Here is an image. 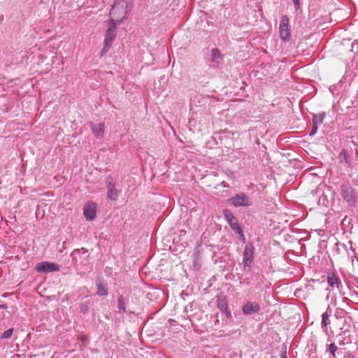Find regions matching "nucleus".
<instances>
[{
  "mask_svg": "<svg viewBox=\"0 0 358 358\" xmlns=\"http://www.w3.org/2000/svg\"><path fill=\"white\" fill-rule=\"evenodd\" d=\"M92 129L94 134L96 138H102L105 131V124L101 122L97 124L92 125Z\"/></svg>",
  "mask_w": 358,
  "mask_h": 358,
  "instance_id": "11",
  "label": "nucleus"
},
{
  "mask_svg": "<svg viewBox=\"0 0 358 358\" xmlns=\"http://www.w3.org/2000/svg\"><path fill=\"white\" fill-rule=\"evenodd\" d=\"M79 340L81 342L85 343V342H86L88 340V338L85 335H82V336H80Z\"/></svg>",
  "mask_w": 358,
  "mask_h": 358,
  "instance_id": "24",
  "label": "nucleus"
},
{
  "mask_svg": "<svg viewBox=\"0 0 358 358\" xmlns=\"http://www.w3.org/2000/svg\"><path fill=\"white\" fill-rule=\"evenodd\" d=\"M322 324H324V325H327V321L328 320V314L327 313H324L322 314Z\"/></svg>",
  "mask_w": 358,
  "mask_h": 358,
  "instance_id": "21",
  "label": "nucleus"
},
{
  "mask_svg": "<svg viewBox=\"0 0 358 358\" xmlns=\"http://www.w3.org/2000/svg\"><path fill=\"white\" fill-rule=\"evenodd\" d=\"M327 280L329 287H331L333 289H336L339 291L341 281L339 278L334 274V273H328Z\"/></svg>",
  "mask_w": 358,
  "mask_h": 358,
  "instance_id": "10",
  "label": "nucleus"
},
{
  "mask_svg": "<svg viewBox=\"0 0 358 358\" xmlns=\"http://www.w3.org/2000/svg\"><path fill=\"white\" fill-rule=\"evenodd\" d=\"M217 303L218 308L222 311L226 310L228 308L227 299L224 296L218 297Z\"/></svg>",
  "mask_w": 358,
  "mask_h": 358,
  "instance_id": "14",
  "label": "nucleus"
},
{
  "mask_svg": "<svg viewBox=\"0 0 358 358\" xmlns=\"http://www.w3.org/2000/svg\"><path fill=\"white\" fill-rule=\"evenodd\" d=\"M221 184L222 185V186H223L224 187H227L226 183H225V182H224V181L221 182Z\"/></svg>",
  "mask_w": 358,
  "mask_h": 358,
  "instance_id": "29",
  "label": "nucleus"
},
{
  "mask_svg": "<svg viewBox=\"0 0 358 358\" xmlns=\"http://www.w3.org/2000/svg\"><path fill=\"white\" fill-rule=\"evenodd\" d=\"M116 36V23H110V27L106 33V38L104 39L103 50H108L114 41Z\"/></svg>",
  "mask_w": 358,
  "mask_h": 358,
  "instance_id": "3",
  "label": "nucleus"
},
{
  "mask_svg": "<svg viewBox=\"0 0 358 358\" xmlns=\"http://www.w3.org/2000/svg\"><path fill=\"white\" fill-rule=\"evenodd\" d=\"M279 34L280 38L283 41H289L291 36V29L289 25V18L287 15H282L280 26Z\"/></svg>",
  "mask_w": 358,
  "mask_h": 358,
  "instance_id": "2",
  "label": "nucleus"
},
{
  "mask_svg": "<svg viewBox=\"0 0 358 358\" xmlns=\"http://www.w3.org/2000/svg\"><path fill=\"white\" fill-rule=\"evenodd\" d=\"M13 329L10 328L3 332V334L1 336V338H4V339L10 338L13 334Z\"/></svg>",
  "mask_w": 358,
  "mask_h": 358,
  "instance_id": "17",
  "label": "nucleus"
},
{
  "mask_svg": "<svg viewBox=\"0 0 358 358\" xmlns=\"http://www.w3.org/2000/svg\"><path fill=\"white\" fill-rule=\"evenodd\" d=\"M96 214V204L94 202L86 203L83 208V215L86 220L92 221L95 219Z\"/></svg>",
  "mask_w": 358,
  "mask_h": 358,
  "instance_id": "5",
  "label": "nucleus"
},
{
  "mask_svg": "<svg viewBox=\"0 0 358 358\" xmlns=\"http://www.w3.org/2000/svg\"><path fill=\"white\" fill-rule=\"evenodd\" d=\"M118 306L120 310H125V303L122 296H120L118 298Z\"/></svg>",
  "mask_w": 358,
  "mask_h": 358,
  "instance_id": "18",
  "label": "nucleus"
},
{
  "mask_svg": "<svg viewBox=\"0 0 358 358\" xmlns=\"http://www.w3.org/2000/svg\"><path fill=\"white\" fill-rule=\"evenodd\" d=\"M338 350L337 347L335 345V344L331 343L329 345V351L330 352L335 356V352Z\"/></svg>",
  "mask_w": 358,
  "mask_h": 358,
  "instance_id": "20",
  "label": "nucleus"
},
{
  "mask_svg": "<svg viewBox=\"0 0 358 358\" xmlns=\"http://www.w3.org/2000/svg\"><path fill=\"white\" fill-rule=\"evenodd\" d=\"M212 56H213L214 60L216 59L217 58H220L221 54H220L219 50L217 48L213 49Z\"/></svg>",
  "mask_w": 358,
  "mask_h": 358,
  "instance_id": "19",
  "label": "nucleus"
},
{
  "mask_svg": "<svg viewBox=\"0 0 358 358\" xmlns=\"http://www.w3.org/2000/svg\"><path fill=\"white\" fill-rule=\"evenodd\" d=\"M299 0H293V2L295 4L296 7L299 6Z\"/></svg>",
  "mask_w": 358,
  "mask_h": 358,
  "instance_id": "27",
  "label": "nucleus"
},
{
  "mask_svg": "<svg viewBox=\"0 0 358 358\" xmlns=\"http://www.w3.org/2000/svg\"><path fill=\"white\" fill-rule=\"evenodd\" d=\"M5 305L1 306V308H4Z\"/></svg>",
  "mask_w": 358,
  "mask_h": 358,
  "instance_id": "32",
  "label": "nucleus"
},
{
  "mask_svg": "<svg viewBox=\"0 0 358 358\" xmlns=\"http://www.w3.org/2000/svg\"><path fill=\"white\" fill-rule=\"evenodd\" d=\"M108 197L112 200H115L117 196V191L115 188V185L112 182L108 183Z\"/></svg>",
  "mask_w": 358,
  "mask_h": 358,
  "instance_id": "12",
  "label": "nucleus"
},
{
  "mask_svg": "<svg viewBox=\"0 0 358 358\" xmlns=\"http://www.w3.org/2000/svg\"><path fill=\"white\" fill-rule=\"evenodd\" d=\"M222 312H224L227 317H231V313L230 310L227 308L226 310H224Z\"/></svg>",
  "mask_w": 358,
  "mask_h": 358,
  "instance_id": "23",
  "label": "nucleus"
},
{
  "mask_svg": "<svg viewBox=\"0 0 358 358\" xmlns=\"http://www.w3.org/2000/svg\"><path fill=\"white\" fill-rule=\"evenodd\" d=\"M223 215L228 221V222H229L231 220H234V219L235 218L233 214L231 213V211L228 209L223 210Z\"/></svg>",
  "mask_w": 358,
  "mask_h": 358,
  "instance_id": "15",
  "label": "nucleus"
},
{
  "mask_svg": "<svg viewBox=\"0 0 358 358\" xmlns=\"http://www.w3.org/2000/svg\"><path fill=\"white\" fill-rule=\"evenodd\" d=\"M341 354H342L341 350H339V351H338V352H337V355H341Z\"/></svg>",
  "mask_w": 358,
  "mask_h": 358,
  "instance_id": "30",
  "label": "nucleus"
},
{
  "mask_svg": "<svg viewBox=\"0 0 358 358\" xmlns=\"http://www.w3.org/2000/svg\"><path fill=\"white\" fill-rule=\"evenodd\" d=\"M97 294L99 296H104L107 294V289L102 285H98Z\"/></svg>",
  "mask_w": 358,
  "mask_h": 358,
  "instance_id": "16",
  "label": "nucleus"
},
{
  "mask_svg": "<svg viewBox=\"0 0 358 358\" xmlns=\"http://www.w3.org/2000/svg\"><path fill=\"white\" fill-rule=\"evenodd\" d=\"M260 310V306L256 301H247L243 306V312L245 315H252Z\"/></svg>",
  "mask_w": 358,
  "mask_h": 358,
  "instance_id": "8",
  "label": "nucleus"
},
{
  "mask_svg": "<svg viewBox=\"0 0 358 358\" xmlns=\"http://www.w3.org/2000/svg\"><path fill=\"white\" fill-rule=\"evenodd\" d=\"M254 255V247L251 243L245 245L244 250L243 263L245 266H250Z\"/></svg>",
  "mask_w": 358,
  "mask_h": 358,
  "instance_id": "9",
  "label": "nucleus"
},
{
  "mask_svg": "<svg viewBox=\"0 0 358 358\" xmlns=\"http://www.w3.org/2000/svg\"><path fill=\"white\" fill-rule=\"evenodd\" d=\"M231 229L237 234L241 236V237L244 238V235L241 228L239 226L237 219L235 217L234 220H231L229 222Z\"/></svg>",
  "mask_w": 358,
  "mask_h": 358,
  "instance_id": "13",
  "label": "nucleus"
},
{
  "mask_svg": "<svg viewBox=\"0 0 358 358\" xmlns=\"http://www.w3.org/2000/svg\"><path fill=\"white\" fill-rule=\"evenodd\" d=\"M317 127L316 126L315 122L314 121V124H313L312 130L310 132V135L312 136V135L315 134L317 131Z\"/></svg>",
  "mask_w": 358,
  "mask_h": 358,
  "instance_id": "22",
  "label": "nucleus"
},
{
  "mask_svg": "<svg viewBox=\"0 0 358 358\" xmlns=\"http://www.w3.org/2000/svg\"><path fill=\"white\" fill-rule=\"evenodd\" d=\"M341 192L343 199L350 205L354 203L355 196L354 191L348 184H343L341 186Z\"/></svg>",
  "mask_w": 358,
  "mask_h": 358,
  "instance_id": "7",
  "label": "nucleus"
},
{
  "mask_svg": "<svg viewBox=\"0 0 358 358\" xmlns=\"http://www.w3.org/2000/svg\"><path fill=\"white\" fill-rule=\"evenodd\" d=\"M322 120H323V117L322 116H320V119H319V122L320 123H322Z\"/></svg>",
  "mask_w": 358,
  "mask_h": 358,
  "instance_id": "28",
  "label": "nucleus"
},
{
  "mask_svg": "<svg viewBox=\"0 0 358 358\" xmlns=\"http://www.w3.org/2000/svg\"><path fill=\"white\" fill-rule=\"evenodd\" d=\"M134 0H115L110 11V23H120L128 17Z\"/></svg>",
  "mask_w": 358,
  "mask_h": 358,
  "instance_id": "1",
  "label": "nucleus"
},
{
  "mask_svg": "<svg viewBox=\"0 0 358 358\" xmlns=\"http://www.w3.org/2000/svg\"><path fill=\"white\" fill-rule=\"evenodd\" d=\"M345 358H354V356L351 354H348L347 356H344Z\"/></svg>",
  "mask_w": 358,
  "mask_h": 358,
  "instance_id": "26",
  "label": "nucleus"
},
{
  "mask_svg": "<svg viewBox=\"0 0 358 358\" xmlns=\"http://www.w3.org/2000/svg\"><path fill=\"white\" fill-rule=\"evenodd\" d=\"M211 177V175L210 176H206L203 180H205V182H207L208 180H209V179Z\"/></svg>",
  "mask_w": 358,
  "mask_h": 358,
  "instance_id": "25",
  "label": "nucleus"
},
{
  "mask_svg": "<svg viewBox=\"0 0 358 358\" xmlns=\"http://www.w3.org/2000/svg\"><path fill=\"white\" fill-rule=\"evenodd\" d=\"M5 305L1 306V308H4Z\"/></svg>",
  "mask_w": 358,
  "mask_h": 358,
  "instance_id": "31",
  "label": "nucleus"
},
{
  "mask_svg": "<svg viewBox=\"0 0 358 358\" xmlns=\"http://www.w3.org/2000/svg\"><path fill=\"white\" fill-rule=\"evenodd\" d=\"M229 202L234 206H248L252 205L250 198L244 193L238 194L229 199Z\"/></svg>",
  "mask_w": 358,
  "mask_h": 358,
  "instance_id": "4",
  "label": "nucleus"
},
{
  "mask_svg": "<svg viewBox=\"0 0 358 358\" xmlns=\"http://www.w3.org/2000/svg\"><path fill=\"white\" fill-rule=\"evenodd\" d=\"M36 270L38 272H52L59 271V267L52 262H42L36 264Z\"/></svg>",
  "mask_w": 358,
  "mask_h": 358,
  "instance_id": "6",
  "label": "nucleus"
}]
</instances>
